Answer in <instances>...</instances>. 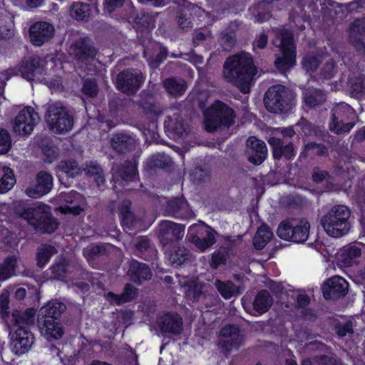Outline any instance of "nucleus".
<instances>
[{"label":"nucleus","mask_w":365,"mask_h":365,"mask_svg":"<svg viewBox=\"0 0 365 365\" xmlns=\"http://www.w3.org/2000/svg\"><path fill=\"white\" fill-rule=\"evenodd\" d=\"M185 233V226L172 221L160 222L157 230V237L162 247L165 249L168 245L180 240Z\"/></svg>","instance_id":"9d476101"},{"label":"nucleus","mask_w":365,"mask_h":365,"mask_svg":"<svg viewBox=\"0 0 365 365\" xmlns=\"http://www.w3.org/2000/svg\"><path fill=\"white\" fill-rule=\"evenodd\" d=\"M36 310L29 308L25 311L14 310L11 314V322L17 329L29 330L30 326L34 324Z\"/></svg>","instance_id":"2f4dec72"},{"label":"nucleus","mask_w":365,"mask_h":365,"mask_svg":"<svg viewBox=\"0 0 365 365\" xmlns=\"http://www.w3.org/2000/svg\"><path fill=\"white\" fill-rule=\"evenodd\" d=\"M127 274L130 279L138 284H141L144 281L150 280L153 277L148 265L135 259L130 262Z\"/></svg>","instance_id":"bb28decb"},{"label":"nucleus","mask_w":365,"mask_h":365,"mask_svg":"<svg viewBox=\"0 0 365 365\" xmlns=\"http://www.w3.org/2000/svg\"><path fill=\"white\" fill-rule=\"evenodd\" d=\"M304 101L307 107L313 108L326 101L325 94L320 89L307 88L304 92Z\"/></svg>","instance_id":"a19ab883"},{"label":"nucleus","mask_w":365,"mask_h":365,"mask_svg":"<svg viewBox=\"0 0 365 365\" xmlns=\"http://www.w3.org/2000/svg\"><path fill=\"white\" fill-rule=\"evenodd\" d=\"M111 249H113V246L110 244L92 243L83 249V253L87 261L92 263L100 257L107 255Z\"/></svg>","instance_id":"473e14b6"},{"label":"nucleus","mask_w":365,"mask_h":365,"mask_svg":"<svg viewBox=\"0 0 365 365\" xmlns=\"http://www.w3.org/2000/svg\"><path fill=\"white\" fill-rule=\"evenodd\" d=\"M329 155L328 148L322 143L309 142L304 147V150L300 154V158H306L308 156H327Z\"/></svg>","instance_id":"de8ad7c7"},{"label":"nucleus","mask_w":365,"mask_h":365,"mask_svg":"<svg viewBox=\"0 0 365 365\" xmlns=\"http://www.w3.org/2000/svg\"><path fill=\"white\" fill-rule=\"evenodd\" d=\"M165 212L178 218H190L193 216L187 200L184 197H173L167 202Z\"/></svg>","instance_id":"b1692460"},{"label":"nucleus","mask_w":365,"mask_h":365,"mask_svg":"<svg viewBox=\"0 0 365 365\" xmlns=\"http://www.w3.org/2000/svg\"><path fill=\"white\" fill-rule=\"evenodd\" d=\"M56 252L57 250L55 247L47 244L41 245L36 252L37 266L43 268L48 262L51 256Z\"/></svg>","instance_id":"49530a36"},{"label":"nucleus","mask_w":365,"mask_h":365,"mask_svg":"<svg viewBox=\"0 0 365 365\" xmlns=\"http://www.w3.org/2000/svg\"><path fill=\"white\" fill-rule=\"evenodd\" d=\"M66 309V306L58 301H50L43 306L38 311V320H60L63 312Z\"/></svg>","instance_id":"c85d7f7f"},{"label":"nucleus","mask_w":365,"mask_h":365,"mask_svg":"<svg viewBox=\"0 0 365 365\" xmlns=\"http://www.w3.org/2000/svg\"><path fill=\"white\" fill-rule=\"evenodd\" d=\"M137 105L148 115H160L163 113L161 105L155 99L153 95L147 91H141Z\"/></svg>","instance_id":"7c9ffc66"},{"label":"nucleus","mask_w":365,"mask_h":365,"mask_svg":"<svg viewBox=\"0 0 365 365\" xmlns=\"http://www.w3.org/2000/svg\"><path fill=\"white\" fill-rule=\"evenodd\" d=\"M349 38L357 51L365 52V18L356 19L352 23Z\"/></svg>","instance_id":"cd10ccee"},{"label":"nucleus","mask_w":365,"mask_h":365,"mask_svg":"<svg viewBox=\"0 0 365 365\" xmlns=\"http://www.w3.org/2000/svg\"><path fill=\"white\" fill-rule=\"evenodd\" d=\"M34 341V335L29 330L16 329L11 337L12 350L17 354H22L30 349Z\"/></svg>","instance_id":"412c9836"},{"label":"nucleus","mask_w":365,"mask_h":365,"mask_svg":"<svg viewBox=\"0 0 365 365\" xmlns=\"http://www.w3.org/2000/svg\"><path fill=\"white\" fill-rule=\"evenodd\" d=\"M97 53V50L88 37H80L69 46L68 54L78 63L92 61Z\"/></svg>","instance_id":"9b49d317"},{"label":"nucleus","mask_w":365,"mask_h":365,"mask_svg":"<svg viewBox=\"0 0 365 365\" xmlns=\"http://www.w3.org/2000/svg\"><path fill=\"white\" fill-rule=\"evenodd\" d=\"M144 80L140 70L126 68L117 74L115 85L118 91L130 97L137 93Z\"/></svg>","instance_id":"1a4fd4ad"},{"label":"nucleus","mask_w":365,"mask_h":365,"mask_svg":"<svg viewBox=\"0 0 365 365\" xmlns=\"http://www.w3.org/2000/svg\"><path fill=\"white\" fill-rule=\"evenodd\" d=\"M225 79L236 86L242 93H249L257 68L249 53H242L226 59L224 63Z\"/></svg>","instance_id":"f257e3e1"},{"label":"nucleus","mask_w":365,"mask_h":365,"mask_svg":"<svg viewBox=\"0 0 365 365\" xmlns=\"http://www.w3.org/2000/svg\"><path fill=\"white\" fill-rule=\"evenodd\" d=\"M336 121L331 119L330 123V130L336 134L345 133L349 131L354 126V123H344V120H338Z\"/></svg>","instance_id":"774afa93"},{"label":"nucleus","mask_w":365,"mask_h":365,"mask_svg":"<svg viewBox=\"0 0 365 365\" xmlns=\"http://www.w3.org/2000/svg\"><path fill=\"white\" fill-rule=\"evenodd\" d=\"M19 71L24 78L34 80L43 72L41 58L37 56L24 57L19 66Z\"/></svg>","instance_id":"4be33fe9"},{"label":"nucleus","mask_w":365,"mask_h":365,"mask_svg":"<svg viewBox=\"0 0 365 365\" xmlns=\"http://www.w3.org/2000/svg\"><path fill=\"white\" fill-rule=\"evenodd\" d=\"M295 127L298 132L305 136L312 135L315 133L314 125L303 117L296 123Z\"/></svg>","instance_id":"69168bd1"},{"label":"nucleus","mask_w":365,"mask_h":365,"mask_svg":"<svg viewBox=\"0 0 365 365\" xmlns=\"http://www.w3.org/2000/svg\"><path fill=\"white\" fill-rule=\"evenodd\" d=\"M135 254L145 260H153L157 257L158 251L152 241L146 236L139 237L135 243Z\"/></svg>","instance_id":"c756f323"},{"label":"nucleus","mask_w":365,"mask_h":365,"mask_svg":"<svg viewBox=\"0 0 365 365\" xmlns=\"http://www.w3.org/2000/svg\"><path fill=\"white\" fill-rule=\"evenodd\" d=\"M36 180V184L34 187H29L26 190V195L32 198H37L47 194L53 186V178L46 172H39Z\"/></svg>","instance_id":"393cba45"},{"label":"nucleus","mask_w":365,"mask_h":365,"mask_svg":"<svg viewBox=\"0 0 365 365\" xmlns=\"http://www.w3.org/2000/svg\"><path fill=\"white\" fill-rule=\"evenodd\" d=\"M273 233L267 225H262L253 237V245L257 250H262L272 239Z\"/></svg>","instance_id":"37998d69"},{"label":"nucleus","mask_w":365,"mask_h":365,"mask_svg":"<svg viewBox=\"0 0 365 365\" xmlns=\"http://www.w3.org/2000/svg\"><path fill=\"white\" fill-rule=\"evenodd\" d=\"M44 118L48 128L56 133L71 130L74 123L73 114L61 102L48 103Z\"/></svg>","instance_id":"39448f33"},{"label":"nucleus","mask_w":365,"mask_h":365,"mask_svg":"<svg viewBox=\"0 0 365 365\" xmlns=\"http://www.w3.org/2000/svg\"><path fill=\"white\" fill-rule=\"evenodd\" d=\"M273 303V299L267 290L259 291L255 296L252 302L253 309L258 314H262L267 312Z\"/></svg>","instance_id":"4c0bfd02"},{"label":"nucleus","mask_w":365,"mask_h":365,"mask_svg":"<svg viewBox=\"0 0 365 365\" xmlns=\"http://www.w3.org/2000/svg\"><path fill=\"white\" fill-rule=\"evenodd\" d=\"M352 111V108L346 103H341L337 105L332 110V118L334 120L336 121V123L338 122V120H344V115L346 113H349Z\"/></svg>","instance_id":"338daca9"},{"label":"nucleus","mask_w":365,"mask_h":365,"mask_svg":"<svg viewBox=\"0 0 365 365\" xmlns=\"http://www.w3.org/2000/svg\"><path fill=\"white\" fill-rule=\"evenodd\" d=\"M58 177L66 175V177L74 178L81 174L83 169L76 160H61L56 167Z\"/></svg>","instance_id":"58836bf2"},{"label":"nucleus","mask_w":365,"mask_h":365,"mask_svg":"<svg viewBox=\"0 0 365 365\" xmlns=\"http://www.w3.org/2000/svg\"><path fill=\"white\" fill-rule=\"evenodd\" d=\"M163 86L166 91L174 97L183 95L187 89V83L180 78L169 77L163 81Z\"/></svg>","instance_id":"e433bc0d"},{"label":"nucleus","mask_w":365,"mask_h":365,"mask_svg":"<svg viewBox=\"0 0 365 365\" xmlns=\"http://www.w3.org/2000/svg\"><path fill=\"white\" fill-rule=\"evenodd\" d=\"M111 148L118 153L125 154L133 151L137 145L136 140L125 133H117L110 138Z\"/></svg>","instance_id":"5701e85b"},{"label":"nucleus","mask_w":365,"mask_h":365,"mask_svg":"<svg viewBox=\"0 0 365 365\" xmlns=\"http://www.w3.org/2000/svg\"><path fill=\"white\" fill-rule=\"evenodd\" d=\"M349 284L342 277L334 276L327 279L322 286L323 296L326 299L336 300L348 292Z\"/></svg>","instance_id":"a211bd4d"},{"label":"nucleus","mask_w":365,"mask_h":365,"mask_svg":"<svg viewBox=\"0 0 365 365\" xmlns=\"http://www.w3.org/2000/svg\"><path fill=\"white\" fill-rule=\"evenodd\" d=\"M350 215L351 212L347 207L342 205H335L321 218V225L329 236L342 237L350 230Z\"/></svg>","instance_id":"7ed1b4c3"},{"label":"nucleus","mask_w":365,"mask_h":365,"mask_svg":"<svg viewBox=\"0 0 365 365\" xmlns=\"http://www.w3.org/2000/svg\"><path fill=\"white\" fill-rule=\"evenodd\" d=\"M157 323L163 334L179 335L182 331V318L175 312L165 313L158 317Z\"/></svg>","instance_id":"6ab92c4d"},{"label":"nucleus","mask_w":365,"mask_h":365,"mask_svg":"<svg viewBox=\"0 0 365 365\" xmlns=\"http://www.w3.org/2000/svg\"><path fill=\"white\" fill-rule=\"evenodd\" d=\"M148 165L150 168L169 169L173 165V162L169 156L158 153L149 158Z\"/></svg>","instance_id":"864d4df0"},{"label":"nucleus","mask_w":365,"mask_h":365,"mask_svg":"<svg viewBox=\"0 0 365 365\" xmlns=\"http://www.w3.org/2000/svg\"><path fill=\"white\" fill-rule=\"evenodd\" d=\"M169 262L173 267H179L192 259L191 252L184 247H174L169 252L165 250Z\"/></svg>","instance_id":"f704fd0d"},{"label":"nucleus","mask_w":365,"mask_h":365,"mask_svg":"<svg viewBox=\"0 0 365 365\" xmlns=\"http://www.w3.org/2000/svg\"><path fill=\"white\" fill-rule=\"evenodd\" d=\"M16 183L13 170L9 168H4V175L0 179V193H4L11 190Z\"/></svg>","instance_id":"4d7b16f0"},{"label":"nucleus","mask_w":365,"mask_h":365,"mask_svg":"<svg viewBox=\"0 0 365 365\" xmlns=\"http://www.w3.org/2000/svg\"><path fill=\"white\" fill-rule=\"evenodd\" d=\"M205 284L202 282H193L188 285L186 291V297L193 302H200L206 298V293L203 291Z\"/></svg>","instance_id":"603ef678"},{"label":"nucleus","mask_w":365,"mask_h":365,"mask_svg":"<svg viewBox=\"0 0 365 365\" xmlns=\"http://www.w3.org/2000/svg\"><path fill=\"white\" fill-rule=\"evenodd\" d=\"M128 18L129 19H132L133 22L139 27L145 29L153 26L155 22L154 17L145 11H141L140 14H136L133 12L130 14Z\"/></svg>","instance_id":"6e6d98bb"},{"label":"nucleus","mask_w":365,"mask_h":365,"mask_svg":"<svg viewBox=\"0 0 365 365\" xmlns=\"http://www.w3.org/2000/svg\"><path fill=\"white\" fill-rule=\"evenodd\" d=\"M9 292L4 289L0 294V317L5 319L9 317Z\"/></svg>","instance_id":"e2e57ef3"},{"label":"nucleus","mask_w":365,"mask_h":365,"mask_svg":"<svg viewBox=\"0 0 365 365\" xmlns=\"http://www.w3.org/2000/svg\"><path fill=\"white\" fill-rule=\"evenodd\" d=\"M37 324L41 334L48 341L58 339L64 334L61 320H38Z\"/></svg>","instance_id":"a878e982"},{"label":"nucleus","mask_w":365,"mask_h":365,"mask_svg":"<svg viewBox=\"0 0 365 365\" xmlns=\"http://www.w3.org/2000/svg\"><path fill=\"white\" fill-rule=\"evenodd\" d=\"M138 294V289L131 284H126L123 291L120 294H115L109 292L108 297L111 303L116 305H121L124 303L129 302L135 299Z\"/></svg>","instance_id":"c9c22d12"},{"label":"nucleus","mask_w":365,"mask_h":365,"mask_svg":"<svg viewBox=\"0 0 365 365\" xmlns=\"http://www.w3.org/2000/svg\"><path fill=\"white\" fill-rule=\"evenodd\" d=\"M205 128L209 132L229 128L235 123V111L227 105L217 101L205 110Z\"/></svg>","instance_id":"423d86ee"},{"label":"nucleus","mask_w":365,"mask_h":365,"mask_svg":"<svg viewBox=\"0 0 365 365\" xmlns=\"http://www.w3.org/2000/svg\"><path fill=\"white\" fill-rule=\"evenodd\" d=\"M11 147V138L9 133L4 128H0V154L7 153Z\"/></svg>","instance_id":"0e129e2a"},{"label":"nucleus","mask_w":365,"mask_h":365,"mask_svg":"<svg viewBox=\"0 0 365 365\" xmlns=\"http://www.w3.org/2000/svg\"><path fill=\"white\" fill-rule=\"evenodd\" d=\"M268 143L272 148L273 158L275 160H280L282 158L290 160L295 155L294 145L291 141L287 142L280 138L272 136L268 139Z\"/></svg>","instance_id":"aec40b11"},{"label":"nucleus","mask_w":365,"mask_h":365,"mask_svg":"<svg viewBox=\"0 0 365 365\" xmlns=\"http://www.w3.org/2000/svg\"><path fill=\"white\" fill-rule=\"evenodd\" d=\"M133 101L130 98L115 97L109 101V109L111 112L117 113L124 110Z\"/></svg>","instance_id":"052dcab7"},{"label":"nucleus","mask_w":365,"mask_h":365,"mask_svg":"<svg viewBox=\"0 0 365 365\" xmlns=\"http://www.w3.org/2000/svg\"><path fill=\"white\" fill-rule=\"evenodd\" d=\"M232 26L236 25L231 24L230 26L223 31L220 35V43L223 50L230 51L236 44V35Z\"/></svg>","instance_id":"09e8293b"},{"label":"nucleus","mask_w":365,"mask_h":365,"mask_svg":"<svg viewBox=\"0 0 365 365\" xmlns=\"http://www.w3.org/2000/svg\"><path fill=\"white\" fill-rule=\"evenodd\" d=\"M40 117L32 107H26L21 110L15 118L14 131L19 135H28L39 122Z\"/></svg>","instance_id":"4468645a"},{"label":"nucleus","mask_w":365,"mask_h":365,"mask_svg":"<svg viewBox=\"0 0 365 365\" xmlns=\"http://www.w3.org/2000/svg\"><path fill=\"white\" fill-rule=\"evenodd\" d=\"M54 34V26L46 21L36 22L29 29L30 41L36 46H41L51 41Z\"/></svg>","instance_id":"f3484780"},{"label":"nucleus","mask_w":365,"mask_h":365,"mask_svg":"<svg viewBox=\"0 0 365 365\" xmlns=\"http://www.w3.org/2000/svg\"><path fill=\"white\" fill-rule=\"evenodd\" d=\"M68 263L66 259H61L50 268L52 277L56 279H63L66 277Z\"/></svg>","instance_id":"bf43d9fd"},{"label":"nucleus","mask_w":365,"mask_h":365,"mask_svg":"<svg viewBox=\"0 0 365 365\" xmlns=\"http://www.w3.org/2000/svg\"><path fill=\"white\" fill-rule=\"evenodd\" d=\"M91 9L87 4L73 3L71 8V16L78 21H87L90 17Z\"/></svg>","instance_id":"8fccbe9b"},{"label":"nucleus","mask_w":365,"mask_h":365,"mask_svg":"<svg viewBox=\"0 0 365 365\" xmlns=\"http://www.w3.org/2000/svg\"><path fill=\"white\" fill-rule=\"evenodd\" d=\"M164 124L168 136L175 141H182L187 135L188 128L179 113L167 116Z\"/></svg>","instance_id":"2eb2a0df"},{"label":"nucleus","mask_w":365,"mask_h":365,"mask_svg":"<svg viewBox=\"0 0 365 365\" xmlns=\"http://www.w3.org/2000/svg\"><path fill=\"white\" fill-rule=\"evenodd\" d=\"M153 49L155 51H158L155 57L153 55H150L149 48L144 49L143 56L148 57L147 61L152 68H157L166 59L169 52L166 47L159 43H155Z\"/></svg>","instance_id":"ea45409f"},{"label":"nucleus","mask_w":365,"mask_h":365,"mask_svg":"<svg viewBox=\"0 0 365 365\" xmlns=\"http://www.w3.org/2000/svg\"><path fill=\"white\" fill-rule=\"evenodd\" d=\"M310 224L306 220L287 219L278 226L277 234L284 240L304 243L309 235Z\"/></svg>","instance_id":"6e6552de"},{"label":"nucleus","mask_w":365,"mask_h":365,"mask_svg":"<svg viewBox=\"0 0 365 365\" xmlns=\"http://www.w3.org/2000/svg\"><path fill=\"white\" fill-rule=\"evenodd\" d=\"M17 258L9 255L0 264V281H4L16 274Z\"/></svg>","instance_id":"c03bdc74"},{"label":"nucleus","mask_w":365,"mask_h":365,"mask_svg":"<svg viewBox=\"0 0 365 365\" xmlns=\"http://www.w3.org/2000/svg\"><path fill=\"white\" fill-rule=\"evenodd\" d=\"M361 249L356 245L344 247L341 254L340 259L345 266H351L355 259L361 256Z\"/></svg>","instance_id":"3c124183"},{"label":"nucleus","mask_w":365,"mask_h":365,"mask_svg":"<svg viewBox=\"0 0 365 365\" xmlns=\"http://www.w3.org/2000/svg\"><path fill=\"white\" fill-rule=\"evenodd\" d=\"M219 344L226 351L237 349L244 344L242 330L234 324H227L220 331Z\"/></svg>","instance_id":"ddd939ff"},{"label":"nucleus","mask_w":365,"mask_h":365,"mask_svg":"<svg viewBox=\"0 0 365 365\" xmlns=\"http://www.w3.org/2000/svg\"><path fill=\"white\" fill-rule=\"evenodd\" d=\"M119 211L123 226L131 230L137 223V220L131 212L130 201L123 200L119 207Z\"/></svg>","instance_id":"79ce46f5"},{"label":"nucleus","mask_w":365,"mask_h":365,"mask_svg":"<svg viewBox=\"0 0 365 365\" xmlns=\"http://www.w3.org/2000/svg\"><path fill=\"white\" fill-rule=\"evenodd\" d=\"M273 43L280 48V53L274 61L276 68L285 73L296 63V46L292 32L285 28H279L275 31Z\"/></svg>","instance_id":"f03ea898"},{"label":"nucleus","mask_w":365,"mask_h":365,"mask_svg":"<svg viewBox=\"0 0 365 365\" xmlns=\"http://www.w3.org/2000/svg\"><path fill=\"white\" fill-rule=\"evenodd\" d=\"M216 289L225 299H230L240 294V287L232 281H221L217 279L214 283Z\"/></svg>","instance_id":"a18cd8bd"},{"label":"nucleus","mask_w":365,"mask_h":365,"mask_svg":"<svg viewBox=\"0 0 365 365\" xmlns=\"http://www.w3.org/2000/svg\"><path fill=\"white\" fill-rule=\"evenodd\" d=\"M81 92L88 98H95L99 93V88L97 81L95 78H83Z\"/></svg>","instance_id":"13d9d810"},{"label":"nucleus","mask_w":365,"mask_h":365,"mask_svg":"<svg viewBox=\"0 0 365 365\" xmlns=\"http://www.w3.org/2000/svg\"><path fill=\"white\" fill-rule=\"evenodd\" d=\"M136 177L137 168L135 163L125 161L123 165L118 167L113 175V179L115 182H128L135 180Z\"/></svg>","instance_id":"72a5a7b5"},{"label":"nucleus","mask_w":365,"mask_h":365,"mask_svg":"<svg viewBox=\"0 0 365 365\" xmlns=\"http://www.w3.org/2000/svg\"><path fill=\"white\" fill-rule=\"evenodd\" d=\"M294 99L292 92L285 86L279 84L269 88L264 96L266 108L274 113H287Z\"/></svg>","instance_id":"0eeeda50"},{"label":"nucleus","mask_w":365,"mask_h":365,"mask_svg":"<svg viewBox=\"0 0 365 365\" xmlns=\"http://www.w3.org/2000/svg\"><path fill=\"white\" fill-rule=\"evenodd\" d=\"M349 83V92L351 97L359 98L365 93V83L361 76L351 77Z\"/></svg>","instance_id":"5fc2aeb1"},{"label":"nucleus","mask_w":365,"mask_h":365,"mask_svg":"<svg viewBox=\"0 0 365 365\" xmlns=\"http://www.w3.org/2000/svg\"><path fill=\"white\" fill-rule=\"evenodd\" d=\"M227 251L223 248L215 251L212 255L210 267L213 269H217L220 266L224 265L227 262Z\"/></svg>","instance_id":"680f3d73"},{"label":"nucleus","mask_w":365,"mask_h":365,"mask_svg":"<svg viewBox=\"0 0 365 365\" xmlns=\"http://www.w3.org/2000/svg\"><path fill=\"white\" fill-rule=\"evenodd\" d=\"M19 217L26 220L36 230L42 233L53 232L58 227V223L49 211V207L45 205L24 208Z\"/></svg>","instance_id":"20e7f679"},{"label":"nucleus","mask_w":365,"mask_h":365,"mask_svg":"<svg viewBox=\"0 0 365 365\" xmlns=\"http://www.w3.org/2000/svg\"><path fill=\"white\" fill-rule=\"evenodd\" d=\"M187 239L202 251L210 247L215 242L213 230L205 225H193L190 227Z\"/></svg>","instance_id":"f8f14e48"},{"label":"nucleus","mask_w":365,"mask_h":365,"mask_svg":"<svg viewBox=\"0 0 365 365\" xmlns=\"http://www.w3.org/2000/svg\"><path fill=\"white\" fill-rule=\"evenodd\" d=\"M245 155L252 164L261 165L267 156L266 143L255 136L249 137L246 140Z\"/></svg>","instance_id":"dca6fc26"}]
</instances>
